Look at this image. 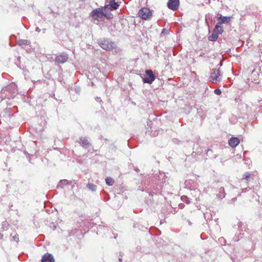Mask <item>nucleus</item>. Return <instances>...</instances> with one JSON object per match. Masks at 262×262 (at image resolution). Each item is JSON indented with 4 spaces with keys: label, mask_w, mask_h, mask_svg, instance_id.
Wrapping results in <instances>:
<instances>
[{
    "label": "nucleus",
    "mask_w": 262,
    "mask_h": 262,
    "mask_svg": "<svg viewBox=\"0 0 262 262\" xmlns=\"http://www.w3.org/2000/svg\"><path fill=\"white\" fill-rule=\"evenodd\" d=\"M17 85L14 82H11L3 88L0 92L1 100L5 99L13 98L17 94Z\"/></svg>",
    "instance_id": "nucleus-1"
},
{
    "label": "nucleus",
    "mask_w": 262,
    "mask_h": 262,
    "mask_svg": "<svg viewBox=\"0 0 262 262\" xmlns=\"http://www.w3.org/2000/svg\"><path fill=\"white\" fill-rule=\"evenodd\" d=\"M97 43L102 49L107 51H111L117 48L116 43L107 38L99 39Z\"/></svg>",
    "instance_id": "nucleus-2"
},
{
    "label": "nucleus",
    "mask_w": 262,
    "mask_h": 262,
    "mask_svg": "<svg viewBox=\"0 0 262 262\" xmlns=\"http://www.w3.org/2000/svg\"><path fill=\"white\" fill-rule=\"evenodd\" d=\"M256 68L257 67L255 66H252L249 68V70L250 72V75L248 78L249 81L257 82V80H258L259 76V70H257Z\"/></svg>",
    "instance_id": "nucleus-3"
},
{
    "label": "nucleus",
    "mask_w": 262,
    "mask_h": 262,
    "mask_svg": "<svg viewBox=\"0 0 262 262\" xmlns=\"http://www.w3.org/2000/svg\"><path fill=\"white\" fill-rule=\"evenodd\" d=\"M222 72L220 69H212L209 79L210 81L216 83L221 80Z\"/></svg>",
    "instance_id": "nucleus-4"
},
{
    "label": "nucleus",
    "mask_w": 262,
    "mask_h": 262,
    "mask_svg": "<svg viewBox=\"0 0 262 262\" xmlns=\"http://www.w3.org/2000/svg\"><path fill=\"white\" fill-rule=\"evenodd\" d=\"M138 14L142 19L145 20L150 19L152 16V12L150 11V10L149 8L146 7L141 8L139 10Z\"/></svg>",
    "instance_id": "nucleus-5"
},
{
    "label": "nucleus",
    "mask_w": 262,
    "mask_h": 262,
    "mask_svg": "<svg viewBox=\"0 0 262 262\" xmlns=\"http://www.w3.org/2000/svg\"><path fill=\"white\" fill-rule=\"evenodd\" d=\"M91 16L94 19L99 20L103 18L104 12L102 8H97L91 12Z\"/></svg>",
    "instance_id": "nucleus-6"
},
{
    "label": "nucleus",
    "mask_w": 262,
    "mask_h": 262,
    "mask_svg": "<svg viewBox=\"0 0 262 262\" xmlns=\"http://www.w3.org/2000/svg\"><path fill=\"white\" fill-rule=\"evenodd\" d=\"M145 73L148 76V77L143 78V82L148 84L152 83L156 79V76L153 74L152 71L150 70H146Z\"/></svg>",
    "instance_id": "nucleus-7"
},
{
    "label": "nucleus",
    "mask_w": 262,
    "mask_h": 262,
    "mask_svg": "<svg viewBox=\"0 0 262 262\" xmlns=\"http://www.w3.org/2000/svg\"><path fill=\"white\" fill-rule=\"evenodd\" d=\"M68 55L64 52H62L55 58V61L57 63H63L68 59Z\"/></svg>",
    "instance_id": "nucleus-8"
},
{
    "label": "nucleus",
    "mask_w": 262,
    "mask_h": 262,
    "mask_svg": "<svg viewBox=\"0 0 262 262\" xmlns=\"http://www.w3.org/2000/svg\"><path fill=\"white\" fill-rule=\"evenodd\" d=\"M179 4V0H169L167 5L169 9L176 11L178 9Z\"/></svg>",
    "instance_id": "nucleus-9"
},
{
    "label": "nucleus",
    "mask_w": 262,
    "mask_h": 262,
    "mask_svg": "<svg viewBox=\"0 0 262 262\" xmlns=\"http://www.w3.org/2000/svg\"><path fill=\"white\" fill-rule=\"evenodd\" d=\"M78 143L84 148H88L91 146V143L89 141V140L85 138L81 137L79 138V140Z\"/></svg>",
    "instance_id": "nucleus-10"
},
{
    "label": "nucleus",
    "mask_w": 262,
    "mask_h": 262,
    "mask_svg": "<svg viewBox=\"0 0 262 262\" xmlns=\"http://www.w3.org/2000/svg\"><path fill=\"white\" fill-rule=\"evenodd\" d=\"M119 7V5L115 2V0H110L109 4L105 6L104 8H108L111 10H114L117 9Z\"/></svg>",
    "instance_id": "nucleus-11"
},
{
    "label": "nucleus",
    "mask_w": 262,
    "mask_h": 262,
    "mask_svg": "<svg viewBox=\"0 0 262 262\" xmlns=\"http://www.w3.org/2000/svg\"><path fill=\"white\" fill-rule=\"evenodd\" d=\"M228 143L231 147L234 148L239 143V139L237 137H231L229 140Z\"/></svg>",
    "instance_id": "nucleus-12"
},
{
    "label": "nucleus",
    "mask_w": 262,
    "mask_h": 262,
    "mask_svg": "<svg viewBox=\"0 0 262 262\" xmlns=\"http://www.w3.org/2000/svg\"><path fill=\"white\" fill-rule=\"evenodd\" d=\"M231 17L221 16L217 19L218 24H227L230 21Z\"/></svg>",
    "instance_id": "nucleus-13"
},
{
    "label": "nucleus",
    "mask_w": 262,
    "mask_h": 262,
    "mask_svg": "<svg viewBox=\"0 0 262 262\" xmlns=\"http://www.w3.org/2000/svg\"><path fill=\"white\" fill-rule=\"evenodd\" d=\"M41 262H54V259L51 254L47 253L42 256Z\"/></svg>",
    "instance_id": "nucleus-14"
},
{
    "label": "nucleus",
    "mask_w": 262,
    "mask_h": 262,
    "mask_svg": "<svg viewBox=\"0 0 262 262\" xmlns=\"http://www.w3.org/2000/svg\"><path fill=\"white\" fill-rule=\"evenodd\" d=\"M254 179V174L251 173L250 172H246L244 173L243 176L242 180H245L246 181V183L250 181L251 180Z\"/></svg>",
    "instance_id": "nucleus-15"
},
{
    "label": "nucleus",
    "mask_w": 262,
    "mask_h": 262,
    "mask_svg": "<svg viewBox=\"0 0 262 262\" xmlns=\"http://www.w3.org/2000/svg\"><path fill=\"white\" fill-rule=\"evenodd\" d=\"M225 189L223 187H221L218 189V193L216 194L217 196L220 199H223L225 196Z\"/></svg>",
    "instance_id": "nucleus-16"
},
{
    "label": "nucleus",
    "mask_w": 262,
    "mask_h": 262,
    "mask_svg": "<svg viewBox=\"0 0 262 262\" xmlns=\"http://www.w3.org/2000/svg\"><path fill=\"white\" fill-rule=\"evenodd\" d=\"M220 24H216L214 29L213 32L214 33H217V35H219L221 34L223 32V28L222 27L219 25Z\"/></svg>",
    "instance_id": "nucleus-17"
},
{
    "label": "nucleus",
    "mask_w": 262,
    "mask_h": 262,
    "mask_svg": "<svg viewBox=\"0 0 262 262\" xmlns=\"http://www.w3.org/2000/svg\"><path fill=\"white\" fill-rule=\"evenodd\" d=\"M218 37L219 35H217V33H214L213 31L212 34L208 36V40L209 41H214L217 40Z\"/></svg>",
    "instance_id": "nucleus-18"
},
{
    "label": "nucleus",
    "mask_w": 262,
    "mask_h": 262,
    "mask_svg": "<svg viewBox=\"0 0 262 262\" xmlns=\"http://www.w3.org/2000/svg\"><path fill=\"white\" fill-rule=\"evenodd\" d=\"M17 43L19 46L28 45L30 43V42L27 39H19L18 40Z\"/></svg>",
    "instance_id": "nucleus-19"
},
{
    "label": "nucleus",
    "mask_w": 262,
    "mask_h": 262,
    "mask_svg": "<svg viewBox=\"0 0 262 262\" xmlns=\"http://www.w3.org/2000/svg\"><path fill=\"white\" fill-rule=\"evenodd\" d=\"M106 183L109 186H112L114 184V180L111 177H107L105 179Z\"/></svg>",
    "instance_id": "nucleus-20"
},
{
    "label": "nucleus",
    "mask_w": 262,
    "mask_h": 262,
    "mask_svg": "<svg viewBox=\"0 0 262 262\" xmlns=\"http://www.w3.org/2000/svg\"><path fill=\"white\" fill-rule=\"evenodd\" d=\"M86 186L89 189L93 191H94L96 190V186L95 185L91 183H88L86 185Z\"/></svg>",
    "instance_id": "nucleus-21"
},
{
    "label": "nucleus",
    "mask_w": 262,
    "mask_h": 262,
    "mask_svg": "<svg viewBox=\"0 0 262 262\" xmlns=\"http://www.w3.org/2000/svg\"><path fill=\"white\" fill-rule=\"evenodd\" d=\"M11 236L12 237V240L18 243L19 242L18 235L17 233H15L14 235L13 234H11Z\"/></svg>",
    "instance_id": "nucleus-22"
},
{
    "label": "nucleus",
    "mask_w": 262,
    "mask_h": 262,
    "mask_svg": "<svg viewBox=\"0 0 262 262\" xmlns=\"http://www.w3.org/2000/svg\"><path fill=\"white\" fill-rule=\"evenodd\" d=\"M181 200L183 202H185V203H186L187 204L190 203L189 199L187 196H186V195H182L181 196Z\"/></svg>",
    "instance_id": "nucleus-23"
},
{
    "label": "nucleus",
    "mask_w": 262,
    "mask_h": 262,
    "mask_svg": "<svg viewBox=\"0 0 262 262\" xmlns=\"http://www.w3.org/2000/svg\"><path fill=\"white\" fill-rule=\"evenodd\" d=\"M59 184L61 185H67L69 184V182L67 180L64 179L60 181Z\"/></svg>",
    "instance_id": "nucleus-24"
},
{
    "label": "nucleus",
    "mask_w": 262,
    "mask_h": 262,
    "mask_svg": "<svg viewBox=\"0 0 262 262\" xmlns=\"http://www.w3.org/2000/svg\"><path fill=\"white\" fill-rule=\"evenodd\" d=\"M107 19H111L113 18V14L111 13H104V16Z\"/></svg>",
    "instance_id": "nucleus-25"
},
{
    "label": "nucleus",
    "mask_w": 262,
    "mask_h": 262,
    "mask_svg": "<svg viewBox=\"0 0 262 262\" xmlns=\"http://www.w3.org/2000/svg\"><path fill=\"white\" fill-rule=\"evenodd\" d=\"M168 33H169V31L167 29H166V28H164V29H163V30L162 31L161 35H164L167 34Z\"/></svg>",
    "instance_id": "nucleus-26"
},
{
    "label": "nucleus",
    "mask_w": 262,
    "mask_h": 262,
    "mask_svg": "<svg viewBox=\"0 0 262 262\" xmlns=\"http://www.w3.org/2000/svg\"><path fill=\"white\" fill-rule=\"evenodd\" d=\"M214 92L216 95H220L222 93V91L220 89H216L214 90Z\"/></svg>",
    "instance_id": "nucleus-27"
},
{
    "label": "nucleus",
    "mask_w": 262,
    "mask_h": 262,
    "mask_svg": "<svg viewBox=\"0 0 262 262\" xmlns=\"http://www.w3.org/2000/svg\"><path fill=\"white\" fill-rule=\"evenodd\" d=\"M9 226V224L7 222L5 221L3 223V228H7Z\"/></svg>",
    "instance_id": "nucleus-28"
},
{
    "label": "nucleus",
    "mask_w": 262,
    "mask_h": 262,
    "mask_svg": "<svg viewBox=\"0 0 262 262\" xmlns=\"http://www.w3.org/2000/svg\"><path fill=\"white\" fill-rule=\"evenodd\" d=\"M184 206H185V205H184V204H179V207H180L181 209L183 208H184Z\"/></svg>",
    "instance_id": "nucleus-29"
},
{
    "label": "nucleus",
    "mask_w": 262,
    "mask_h": 262,
    "mask_svg": "<svg viewBox=\"0 0 262 262\" xmlns=\"http://www.w3.org/2000/svg\"><path fill=\"white\" fill-rule=\"evenodd\" d=\"M96 100L98 102H100L101 101V98L100 97H97L96 98Z\"/></svg>",
    "instance_id": "nucleus-30"
},
{
    "label": "nucleus",
    "mask_w": 262,
    "mask_h": 262,
    "mask_svg": "<svg viewBox=\"0 0 262 262\" xmlns=\"http://www.w3.org/2000/svg\"><path fill=\"white\" fill-rule=\"evenodd\" d=\"M35 31L36 32H39L40 31V29L37 27L35 28Z\"/></svg>",
    "instance_id": "nucleus-31"
},
{
    "label": "nucleus",
    "mask_w": 262,
    "mask_h": 262,
    "mask_svg": "<svg viewBox=\"0 0 262 262\" xmlns=\"http://www.w3.org/2000/svg\"><path fill=\"white\" fill-rule=\"evenodd\" d=\"M187 223H188L189 225H191L192 224H191V222L189 220H187Z\"/></svg>",
    "instance_id": "nucleus-32"
},
{
    "label": "nucleus",
    "mask_w": 262,
    "mask_h": 262,
    "mask_svg": "<svg viewBox=\"0 0 262 262\" xmlns=\"http://www.w3.org/2000/svg\"><path fill=\"white\" fill-rule=\"evenodd\" d=\"M209 151H211V150L210 149H208L207 150V152H206V154H208V152H209Z\"/></svg>",
    "instance_id": "nucleus-33"
},
{
    "label": "nucleus",
    "mask_w": 262,
    "mask_h": 262,
    "mask_svg": "<svg viewBox=\"0 0 262 262\" xmlns=\"http://www.w3.org/2000/svg\"><path fill=\"white\" fill-rule=\"evenodd\" d=\"M119 261H122V259H121V258H119Z\"/></svg>",
    "instance_id": "nucleus-34"
}]
</instances>
